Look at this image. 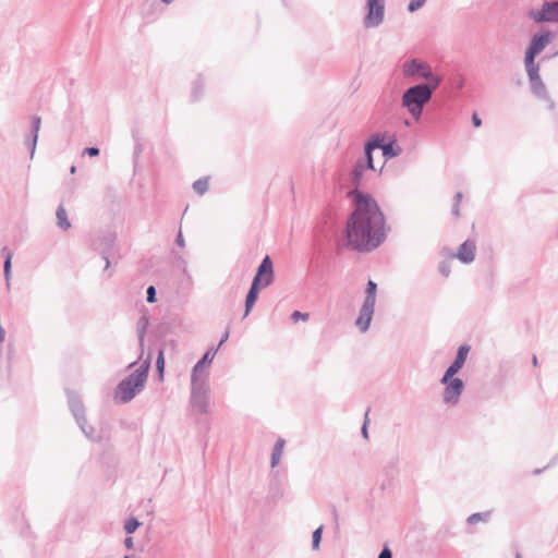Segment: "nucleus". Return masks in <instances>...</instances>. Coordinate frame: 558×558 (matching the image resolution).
I'll list each match as a JSON object with an SVG mask.
<instances>
[{
	"label": "nucleus",
	"instance_id": "obj_1",
	"mask_svg": "<svg viewBox=\"0 0 558 558\" xmlns=\"http://www.w3.org/2000/svg\"><path fill=\"white\" fill-rule=\"evenodd\" d=\"M355 210L350 216L345 238L348 245L357 251H371L377 247L385 238V218L375 199L357 190Z\"/></svg>",
	"mask_w": 558,
	"mask_h": 558
},
{
	"label": "nucleus",
	"instance_id": "obj_2",
	"mask_svg": "<svg viewBox=\"0 0 558 558\" xmlns=\"http://www.w3.org/2000/svg\"><path fill=\"white\" fill-rule=\"evenodd\" d=\"M390 156H392L390 145H384L377 141L367 143L363 159L356 162L351 173L352 183L355 186L361 185L368 173L380 171L386 158Z\"/></svg>",
	"mask_w": 558,
	"mask_h": 558
},
{
	"label": "nucleus",
	"instance_id": "obj_3",
	"mask_svg": "<svg viewBox=\"0 0 558 558\" xmlns=\"http://www.w3.org/2000/svg\"><path fill=\"white\" fill-rule=\"evenodd\" d=\"M440 81V78H432L427 84L410 87L403 94L402 105L415 119L420 118L424 105L429 101L433 90L438 87Z\"/></svg>",
	"mask_w": 558,
	"mask_h": 558
},
{
	"label": "nucleus",
	"instance_id": "obj_4",
	"mask_svg": "<svg viewBox=\"0 0 558 558\" xmlns=\"http://www.w3.org/2000/svg\"><path fill=\"white\" fill-rule=\"evenodd\" d=\"M274 281V268L272 262L269 256H266L259 265L257 272L253 279L252 287L247 293L245 301V313L246 316L252 310L254 303L258 298V291L260 288H266Z\"/></svg>",
	"mask_w": 558,
	"mask_h": 558
},
{
	"label": "nucleus",
	"instance_id": "obj_5",
	"mask_svg": "<svg viewBox=\"0 0 558 558\" xmlns=\"http://www.w3.org/2000/svg\"><path fill=\"white\" fill-rule=\"evenodd\" d=\"M150 359L148 357L144 364L143 369L135 371L132 373L129 377H126L124 380H122L116 390V399L120 402H128L130 401L137 391H140L146 381L147 372L149 368Z\"/></svg>",
	"mask_w": 558,
	"mask_h": 558
},
{
	"label": "nucleus",
	"instance_id": "obj_6",
	"mask_svg": "<svg viewBox=\"0 0 558 558\" xmlns=\"http://www.w3.org/2000/svg\"><path fill=\"white\" fill-rule=\"evenodd\" d=\"M527 15L536 23H558V1L545 2L541 9L529 11Z\"/></svg>",
	"mask_w": 558,
	"mask_h": 558
},
{
	"label": "nucleus",
	"instance_id": "obj_7",
	"mask_svg": "<svg viewBox=\"0 0 558 558\" xmlns=\"http://www.w3.org/2000/svg\"><path fill=\"white\" fill-rule=\"evenodd\" d=\"M403 72L407 76H416L417 78L428 80V82H430L432 78H440L433 74L430 68L426 63L417 60L407 62L403 65Z\"/></svg>",
	"mask_w": 558,
	"mask_h": 558
},
{
	"label": "nucleus",
	"instance_id": "obj_8",
	"mask_svg": "<svg viewBox=\"0 0 558 558\" xmlns=\"http://www.w3.org/2000/svg\"><path fill=\"white\" fill-rule=\"evenodd\" d=\"M367 8L365 25L367 27L377 26L384 17V0H367Z\"/></svg>",
	"mask_w": 558,
	"mask_h": 558
},
{
	"label": "nucleus",
	"instance_id": "obj_9",
	"mask_svg": "<svg viewBox=\"0 0 558 558\" xmlns=\"http://www.w3.org/2000/svg\"><path fill=\"white\" fill-rule=\"evenodd\" d=\"M444 391V401L448 404H456L463 390V381L459 378L448 379Z\"/></svg>",
	"mask_w": 558,
	"mask_h": 558
},
{
	"label": "nucleus",
	"instance_id": "obj_10",
	"mask_svg": "<svg viewBox=\"0 0 558 558\" xmlns=\"http://www.w3.org/2000/svg\"><path fill=\"white\" fill-rule=\"evenodd\" d=\"M469 352L470 347L468 345H461L459 348L457 357L446 371L445 376L441 379V384H447L448 379L452 378L462 368Z\"/></svg>",
	"mask_w": 558,
	"mask_h": 558
},
{
	"label": "nucleus",
	"instance_id": "obj_11",
	"mask_svg": "<svg viewBox=\"0 0 558 558\" xmlns=\"http://www.w3.org/2000/svg\"><path fill=\"white\" fill-rule=\"evenodd\" d=\"M550 39L551 35L549 32L535 35L532 38L531 46L525 52V57H530V59H535V56L539 53L550 43Z\"/></svg>",
	"mask_w": 558,
	"mask_h": 558
},
{
	"label": "nucleus",
	"instance_id": "obj_12",
	"mask_svg": "<svg viewBox=\"0 0 558 558\" xmlns=\"http://www.w3.org/2000/svg\"><path fill=\"white\" fill-rule=\"evenodd\" d=\"M524 63H525L527 76L532 84V88L536 89V86H535L536 84L541 85V87L543 88V82L541 81V77H539V68L535 63V59L534 58L530 59V57H525Z\"/></svg>",
	"mask_w": 558,
	"mask_h": 558
},
{
	"label": "nucleus",
	"instance_id": "obj_13",
	"mask_svg": "<svg viewBox=\"0 0 558 558\" xmlns=\"http://www.w3.org/2000/svg\"><path fill=\"white\" fill-rule=\"evenodd\" d=\"M374 305L375 304H369V303L364 302V304L361 308L360 315L356 319V326L361 329V331L367 330V328L371 324V320H372L373 313H374Z\"/></svg>",
	"mask_w": 558,
	"mask_h": 558
},
{
	"label": "nucleus",
	"instance_id": "obj_14",
	"mask_svg": "<svg viewBox=\"0 0 558 558\" xmlns=\"http://www.w3.org/2000/svg\"><path fill=\"white\" fill-rule=\"evenodd\" d=\"M475 244L471 241H465L464 243H462V245L460 246L458 253H457V257L458 259H460L462 263H471L474 260V257H475Z\"/></svg>",
	"mask_w": 558,
	"mask_h": 558
},
{
	"label": "nucleus",
	"instance_id": "obj_15",
	"mask_svg": "<svg viewBox=\"0 0 558 558\" xmlns=\"http://www.w3.org/2000/svg\"><path fill=\"white\" fill-rule=\"evenodd\" d=\"M214 355L215 354L211 353L210 351L206 352L204 354L203 359L194 366V369L192 373V380H193L194 386L196 385V383L198 380V376L204 371L205 366L211 363Z\"/></svg>",
	"mask_w": 558,
	"mask_h": 558
},
{
	"label": "nucleus",
	"instance_id": "obj_16",
	"mask_svg": "<svg viewBox=\"0 0 558 558\" xmlns=\"http://www.w3.org/2000/svg\"><path fill=\"white\" fill-rule=\"evenodd\" d=\"M56 216H57V220H58V226L61 229L68 230L71 227V222L68 218V213L62 205L58 207Z\"/></svg>",
	"mask_w": 558,
	"mask_h": 558
},
{
	"label": "nucleus",
	"instance_id": "obj_17",
	"mask_svg": "<svg viewBox=\"0 0 558 558\" xmlns=\"http://www.w3.org/2000/svg\"><path fill=\"white\" fill-rule=\"evenodd\" d=\"M283 445H284V441L282 439H279L276 442L274 452H272V461H271L272 466L278 464L281 453H282Z\"/></svg>",
	"mask_w": 558,
	"mask_h": 558
},
{
	"label": "nucleus",
	"instance_id": "obj_18",
	"mask_svg": "<svg viewBox=\"0 0 558 558\" xmlns=\"http://www.w3.org/2000/svg\"><path fill=\"white\" fill-rule=\"evenodd\" d=\"M208 186H209V182H208L207 178L199 179V180L195 181L193 184L194 191L199 195H203L205 192H207Z\"/></svg>",
	"mask_w": 558,
	"mask_h": 558
},
{
	"label": "nucleus",
	"instance_id": "obj_19",
	"mask_svg": "<svg viewBox=\"0 0 558 558\" xmlns=\"http://www.w3.org/2000/svg\"><path fill=\"white\" fill-rule=\"evenodd\" d=\"M367 295L365 299V303L375 304V296H376V283L372 280L367 283Z\"/></svg>",
	"mask_w": 558,
	"mask_h": 558
},
{
	"label": "nucleus",
	"instance_id": "obj_20",
	"mask_svg": "<svg viewBox=\"0 0 558 558\" xmlns=\"http://www.w3.org/2000/svg\"><path fill=\"white\" fill-rule=\"evenodd\" d=\"M157 371L159 373V378H163V371H165V357H163V351H159L158 359L156 362Z\"/></svg>",
	"mask_w": 558,
	"mask_h": 558
},
{
	"label": "nucleus",
	"instance_id": "obj_21",
	"mask_svg": "<svg viewBox=\"0 0 558 558\" xmlns=\"http://www.w3.org/2000/svg\"><path fill=\"white\" fill-rule=\"evenodd\" d=\"M138 526H140V522L136 519L132 518L125 522L124 529L128 534H131V533L135 532V530Z\"/></svg>",
	"mask_w": 558,
	"mask_h": 558
},
{
	"label": "nucleus",
	"instance_id": "obj_22",
	"mask_svg": "<svg viewBox=\"0 0 558 558\" xmlns=\"http://www.w3.org/2000/svg\"><path fill=\"white\" fill-rule=\"evenodd\" d=\"M323 526L316 529L313 533V548L317 549L322 539Z\"/></svg>",
	"mask_w": 558,
	"mask_h": 558
},
{
	"label": "nucleus",
	"instance_id": "obj_23",
	"mask_svg": "<svg viewBox=\"0 0 558 558\" xmlns=\"http://www.w3.org/2000/svg\"><path fill=\"white\" fill-rule=\"evenodd\" d=\"M308 317H310L308 313H301V312H299V311H294V312L292 313V315H291V319H292L294 323L299 322L300 319L305 322V320H307V319H308Z\"/></svg>",
	"mask_w": 558,
	"mask_h": 558
},
{
	"label": "nucleus",
	"instance_id": "obj_24",
	"mask_svg": "<svg viewBox=\"0 0 558 558\" xmlns=\"http://www.w3.org/2000/svg\"><path fill=\"white\" fill-rule=\"evenodd\" d=\"M425 3V0H411L409 3V11L414 12L422 8Z\"/></svg>",
	"mask_w": 558,
	"mask_h": 558
},
{
	"label": "nucleus",
	"instance_id": "obj_25",
	"mask_svg": "<svg viewBox=\"0 0 558 558\" xmlns=\"http://www.w3.org/2000/svg\"><path fill=\"white\" fill-rule=\"evenodd\" d=\"M11 260H12V253L8 252L5 262H4V274H5L7 279L9 278L10 270H11Z\"/></svg>",
	"mask_w": 558,
	"mask_h": 558
},
{
	"label": "nucleus",
	"instance_id": "obj_26",
	"mask_svg": "<svg viewBox=\"0 0 558 558\" xmlns=\"http://www.w3.org/2000/svg\"><path fill=\"white\" fill-rule=\"evenodd\" d=\"M462 201V194L461 193H457L456 196H454V207H453V214L456 216H459V210H458V206L460 205Z\"/></svg>",
	"mask_w": 558,
	"mask_h": 558
},
{
	"label": "nucleus",
	"instance_id": "obj_27",
	"mask_svg": "<svg viewBox=\"0 0 558 558\" xmlns=\"http://www.w3.org/2000/svg\"><path fill=\"white\" fill-rule=\"evenodd\" d=\"M155 295H156V290L153 286H150L148 289H147V301L149 303H153L156 301L155 299Z\"/></svg>",
	"mask_w": 558,
	"mask_h": 558
},
{
	"label": "nucleus",
	"instance_id": "obj_28",
	"mask_svg": "<svg viewBox=\"0 0 558 558\" xmlns=\"http://www.w3.org/2000/svg\"><path fill=\"white\" fill-rule=\"evenodd\" d=\"M84 153H85V154H87V155H89V156H92V157H94V156H98V154H99V149H98V148H96V147H88V148H86V149L84 150Z\"/></svg>",
	"mask_w": 558,
	"mask_h": 558
},
{
	"label": "nucleus",
	"instance_id": "obj_29",
	"mask_svg": "<svg viewBox=\"0 0 558 558\" xmlns=\"http://www.w3.org/2000/svg\"><path fill=\"white\" fill-rule=\"evenodd\" d=\"M472 121H473V124L475 128H478L482 125V120L480 119V117L477 116V113H474L472 116Z\"/></svg>",
	"mask_w": 558,
	"mask_h": 558
},
{
	"label": "nucleus",
	"instance_id": "obj_30",
	"mask_svg": "<svg viewBox=\"0 0 558 558\" xmlns=\"http://www.w3.org/2000/svg\"><path fill=\"white\" fill-rule=\"evenodd\" d=\"M378 558H391V551L388 548H385L380 554Z\"/></svg>",
	"mask_w": 558,
	"mask_h": 558
},
{
	"label": "nucleus",
	"instance_id": "obj_31",
	"mask_svg": "<svg viewBox=\"0 0 558 558\" xmlns=\"http://www.w3.org/2000/svg\"><path fill=\"white\" fill-rule=\"evenodd\" d=\"M124 543L129 549H131L133 547V538L132 537H128Z\"/></svg>",
	"mask_w": 558,
	"mask_h": 558
},
{
	"label": "nucleus",
	"instance_id": "obj_32",
	"mask_svg": "<svg viewBox=\"0 0 558 558\" xmlns=\"http://www.w3.org/2000/svg\"><path fill=\"white\" fill-rule=\"evenodd\" d=\"M367 415H368V412H366V418H365L364 426H363V434H364L365 437H367V429H366V425L368 423Z\"/></svg>",
	"mask_w": 558,
	"mask_h": 558
},
{
	"label": "nucleus",
	"instance_id": "obj_33",
	"mask_svg": "<svg viewBox=\"0 0 558 558\" xmlns=\"http://www.w3.org/2000/svg\"><path fill=\"white\" fill-rule=\"evenodd\" d=\"M536 86V89H533L536 94H541L545 90V86L543 85V88L541 87V85H535Z\"/></svg>",
	"mask_w": 558,
	"mask_h": 558
},
{
	"label": "nucleus",
	"instance_id": "obj_34",
	"mask_svg": "<svg viewBox=\"0 0 558 558\" xmlns=\"http://www.w3.org/2000/svg\"><path fill=\"white\" fill-rule=\"evenodd\" d=\"M4 337H5V331H4V329L0 326V343L4 340Z\"/></svg>",
	"mask_w": 558,
	"mask_h": 558
},
{
	"label": "nucleus",
	"instance_id": "obj_35",
	"mask_svg": "<svg viewBox=\"0 0 558 558\" xmlns=\"http://www.w3.org/2000/svg\"><path fill=\"white\" fill-rule=\"evenodd\" d=\"M440 270H441V272H442L445 276H448V275H449V270H448V268H447V267L442 266Z\"/></svg>",
	"mask_w": 558,
	"mask_h": 558
},
{
	"label": "nucleus",
	"instance_id": "obj_36",
	"mask_svg": "<svg viewBox=\"0 0 558 558\" xmlns=\"http://www.w3.org/2000/svg\"><path fill=\"white\" fill-rule=\"evenodd\" d=\"M533 365L536 366L537 365V359L536 356L533 357Z\"/></svg>",
	"mask_w": 558,
	"mask_h": 558
},
{
	"label": "nucleus",
	"instance_id": "obj_37",
	"mask_svg": "<svg viewBox=\"0 0 558 558\" xmlns=\"http://www.w3.org/2000/svg\"><path fill=\"white\" fill-rule=\"evenodd\" d=\"M75 171H76V167L75 166L71 167V173H75Z\"/></svg>",
	"mask_w": 558,
	"mask_h": 558
},
{
	"label": "nucleus",
	"instance_id": "obj_38",
	"mask_svg": "<svg viewBox=\"0 0 558 558\" xmlns=\"http://www.w3.org/2000/svg\"><path fill=\"white\" fill-rule=\"evenodd\" d=\"M162 1H163V2H166V3H170V2H172L173 0H162Z\"/></svg>",
	"mask_w": 558,
	"mask_h": 558
},
{
	"label": "nucleus",
	"instance_id": "obj_39",
	"mask_svg": "<svg viewBox=\"0 0 558 558\" xmlns=\"http://www.w3.org/2000/svg\"><path fill=\"white\" fill-rule=\"evenodd\" d=\"M515 558H521V557H520V555H517V557H515Z\"/></svg>",
	"mask_w": 558,
	"mask_h": 558
},
{
	"label": "nucleus",
	"instance_id": "obj_40",
	"mask_svg": "<svg viewBox=\"0 0 558 558\" xmlns=\"http://www.w3.org/2000/svg\"><path fill=\"white\" fill-rule=\"evenodd\" d=\"M125 558H128V557H125Z\"/></svg>",
	"mask_w": 558,
	"mask_h": 558
}]
</instances>
